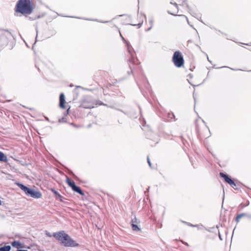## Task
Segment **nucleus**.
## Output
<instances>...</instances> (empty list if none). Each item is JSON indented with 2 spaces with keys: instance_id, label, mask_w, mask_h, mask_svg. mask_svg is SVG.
<instances>
[{
  "instance_id": "bb28decb",
  "label": "nucleus",
  "mask_w": 251,
  "mask_h": 251,
  "mask_svg": "<svg viewBox=\"0 0 251 251\" xmlns=\"http://www.w3.org/2000/svg\"><path fill=\"white\" fill-rule=\"evenodd\" d=\"M2 204V202L1 201V200H0V205H1Z\"/></svg>"
},
{
  "instance_id": "7ed1b4c3",
  "label": "nucleus",
  "mask_w": 251,
  "mask_h": 251,
  "mask_svg": "<svg viewBox=\"0 0 251 251\" xmlns=\"http://www.w3.org/2000/svg\"><path fill=\"white\" fill-rule=\"evenodd\" d=\"M173 61L177 67H180L183 65L184 60L180 52H175L173 57Z\"/></svg>"
},
{
  "instance_id": "c85d7f7f",
  "label": "nucleus",
  "mask_w": 251,
  "mask_h": 251,
  "mask_svg": "<svg viewBox=\"0 0 251 251\" xmlns=\"http://www.w3.org/2000/svg\"><path fill=\"white\" fill-rule=\"evenodd\" d=\"M171 14L172 15H174V13H171Z\"/></svg>"
},
{
  "instance_id": "2eb2a0df",
  "label": "nucleus",
  "mask_w": 251,
  "mask_h": 251,
  "mask_svg": "<svg viewBox=\"0 0 251 251\" xmlns=\"http://www.w3.org/2000/svg\"><path fill=\"white\" fill-rule=\"evenodd\" d=\"M11 247L10 246H6L0 248V251H10Z\"/></svg>"
},
{
  "instance_id": "aec40b11",
  "label": "nucleus",
  "mask_w": 251,
  "mask_h": 251,
  "mask_svg": "<svg viewBox=\"0 0 251 251\" xmlns=\"http://www.w3.org/2000/svg\"><path fill=\"white\" fill-rule=\"evenodd\" d=\"M178 16H181V17H183L184 19H185L186 20L187 22L189 23L188 20L186 16H185L183 15H179Z\"/></svg>"
},
{
  "instance_id": "6ab92c4d",
  "label": "nucleus",
  "mask_w": 251,
  "mask_h": 251,
  "mask_svg": "<svg viewBox=\"0 0 251 251\" xmlns=\"http://www.w3.org/2000/svg\"><path fill=\"white\" fill-rule=\"evenodd\" d=\"M229 184L233 188H235V187L236 186V184L234 183V182L233 181V183H229Z\"/></svg>"
},
{
  "instance_id": "0eeeda50",
  "label": "nucleus",
  "mask_w": 251,
  "mask_h": 251,
  "mask_svg": "<svg viewBox=\"0 0 251 251\" xmlns=\"http://www.w3.org/2000/svg\"><path fill=\"white\" fill-rule=\"evenodd\" d=\"M11 245L13 247L19 248H23L24 247L23 245L19 241H14L11 243Z\"/></svg>"
},
{
  "instance_id": "ddd939ff",
  "label": "nucleus",
  "mask_w": 251,
  "mask_h": 251,
  "mask_svg": "<svg viewBox=\"0 0 251 251\" xmlns=\"http://www.w3.org/2000/svg\"><path fill=\"white\" fill-rule=\"evenodd\" d=\"M72 189L75 192H77V193L80 194L81 195H84V193L81 191V190L80 187H78V186L75 185V187H74V188Z\"/></svg>"
},
{
  "instance_id": "4468645a",
  "label": "nucleus",
  "mask_w": 251,
  "mask_h": 251,
  "mask_svg": "<svg viewBox=\"0 0 251 251\" xmlns=\"http://www.w3.org/2000/svg\"><path fill=\"white\" fill-rule=\"evenodd\" d=\"M67 182L68 184L69 185V186H70L72 188V189H73L74 187L75 186V183L73 181L70 180L69 178H67Z\"/></svg>"
},
{
  "instance_id": "393cba45",
  "label": "nucleus",
  "mask_w": 251,
  "mask_h": 251,
  "mask_svg": "<svg viewBox=\"0 0 251 251\" xmlns=\"http://www.w3.org/2000/svg\"><path fill=\"white\" fill-rule=\"evenodd\" d=\"M183 243L184 244H185V245L187 246H189V245H188V244L187 243H186V242H183Z\"/></svg>"
},
{
  "instance_id": "6e6552de",
  "label": "nucleus",
  "mask_w": 251,
  "mask_h": 251,
  "mask_svg": "<svg viewBox=\"0 0 251 251\" xmlns=\"http://www.w3.org/2000/svg\"><path fill=\"white\" fill-rule=\"evenodd\" d=\"M17 185L27 195V194L28 192V191H29L30 188L27 187L26 186L20 183H17Z\"/></svg>"
},
{
  "instance_id": "f03ea898",
  "label": "nucleus",
  "mask_w": 251,
  "mask_h": 251,
  "mask_svg": "<svg viewBox=\"0 0 251 251\" xmlns=\"http://www.w3.org/2000/svg\"><path fill=\"white\" fill-rule=\"evenodd\" d=\"M16 11L22 14H30L32 11V4L30 0H19L16 5Z\"/></svg>"
},
{
  "instance_id": "cd10ccee",
  "label": "nucleus",
  "mask_w": 251,
  "mask_h": 251,
  "mask_svg": "<svg viewBox=\"0 0 251 251\" xmlns=\"http://www.w3.org/2000/svg\"><path fill=\"white\" fill-rule=\"evenodd\" d=\"M49 236H51V235L50 234H47Z\"/></svg>"
},
{
  "instance_id": "a878e982",
  "label": "nucleus",
  "mask_w": 251,
  "mask_h": 251,
  "mask_svg": "<svg viewBox=\"0 0 251 251\" xmlns=\"http://www.w3.org/2000/svg\"><path fill=\"white\" fill-rule=\"evenodd\" d=\"M17 251H28L27 250H18Z\"/></svg>"
},
{
  "instance_id": "412c9836",
  "label": "nucleus",
  "mask_w": 251,
  "mask_h": 251,
  "mask_svg": "<svg viewBox=\"0 0 251 251\" xmlns=\"http://www.w3.org/2000/svg\"><path fill=\"white\" fill-rule=\"evenodd\" d=\"M147 160H148V164H149V166H150V167H151V161H150V159H149V157H147Z\"/></svg>"
},
{
  "instance_id": "423d86ee",
  "label": "nucleus",
  "mask_w": 251,
  "mask_h": 251,
  "mask_svg": "<svg viewBox=\"0 0 251 251\" xmlns=\"http://www.w3.org/2000/svg\"><path fill=\"white\" fill-rule=\"evenodd\" d=\"M220 176L223 177L225 179V180L229 183H233V180L231 179L226 175L224 174L223 173H220Z\"/></svg>"
},
{
  "instance_id": "4be33fe9",
  "label": "nucleus",
  "mask_w": 251,
  "mask_h": 251,
  "mask_svg": "<svg viewBox=\"0 0 251 251\" xmlns=\"http://www.w3.org/2000/svg\"><path fill=\"white\" fill-rule=\"evenodd\" d=\"M84 107L87 108H93L94 106H84Z\"/></svg>"
},
{
  "instance_id": "5701e85b",
  "label": "nucleus",
  "mask_w": 251,
  "mask_h": 251,
  "mask_svg": "<svg viewBox=\"0 0 251 251\" xmlns=\"http://www.w3.org/2000/svg\"><path fill=\"white\" fill-rule=\"evenodd\" d=\"M174 6L176 8V10H177V5L176 3H174Z\"/></svg>"
},
{
  "instance_id": "b1692460",
  "label": "nucleus",
  "mask_w": 251,
  "mask_h": 251,
  "mask_svg": "<svg viewBox=\"0 0 251 251\" xmlns=\"http://www.w3.org/2000/svg\"><path fill=\"white\" fill-rule=\"evenodd\" d=\"M53 192H54L55 195H58V193L56 191H54V190H53Z\"/></svg>"
},
{
  "instance_id": "f8f14e48",
  "label": "nucleus",
  "mask_w": 251,
  "mask_h": 251,
  "mask_svg": "<svg viewBox=\"0 0 251 251\" xmlns=\"http://www.w3.org/2000/svg\"><path fill=\"white\" fill-rule=\"evenodd\" d=\"M120 36H121V37L122 38L123 40H124L126 43V45H127V49H128V52L130 53V54H131V55L132 56L133 55V53L132 52V50H131V46L129 44V43L127 42L125 39H124V38L122 36V35H121V34L120 33Z\"/></svg>"
},
{
  "instance_id": "1a4fd4ad",
  "label": "nucleus",
  "mask_w": 251,
  "mask_h": 251,
  "mask_svg": "<svg viewBox=\"0 0 251 251\" xmlns=\"http://www.w3.org/2000/svg\"><path fill=\"white\" fill-rule=\"evenodd\" d=\"M17 185L27 195V194L28 192V191H29L30 188L27 187L26 186L20 183H17Z\"/></svg>"
},
{
  "instance_id": "dca6fc26",
  "label": "nucleus",
  "mask_w": 251,
  "mask_h": 251,
  "mask_svg": "<svg viewBox=\"0 0 251 251\" xmlns=\"http://www.w3.org/2000/svg\"><path fill=\"white\" fill-rule=\"evenodd\" d=\"M132 229L134 231H139L140 228L138 227V226L134 224H132Z\"/></svg>"
},
{
  "instance_id": "20e7f679",
  "label": "nucleus",
  "mask_w": 251,
  "mask_h": 251,
  "mask_svg": "<svg viewBox=\"0 0 251 251\" xmlns=\"http://www.w3.org/2000/svg\"><path fill=\"white\" fill-rule=\"evenodd\" d=\"M28 193L27 195L29 196L34 198H40L42 197V194L39 191H35L34 190L30 189L29 191H28Z\"/></svg>"
},
{
  "instance_id": "a211bd4d",
  "label": "nucleus",
  "mask_w": 251,
  "mask_h": 251,
  "mask_svg": "<svg viewBox=\"0 0 251 251\" xmlns=\"http://www.w3.org/2000/svg\"><path fill=\"white\" fill-rule=\"evenodd\" d=\"M150 22V25H151V26H150V28H149L147 29V31L150 30L151 29V28L152 27V25H153V19H151V20H150V22Z\"/></svg>"
},
{
  "instance_id": "39448f33",
  "label": "nucleus",
  "mask_w": 251,
  "mask_h": 251,
  "mask_svg": "<svg viewBox=\"0 0 251 251\" xmlns=\"http://www.w3.org/2000/svg\"><path fill=\"white\" fill-rule=\"evenodd\" d=\"M59 105L60 107L63 109H65V95L63 93H62L60 95L59 98Z\"/></svg>"
},
{
  "instance_id": "f3484780",
  "label": "nucleus",
  "mask_w": 251,
  "mask_h": 251,
  "mask_svg": "<svg viewBox=\"0 0 251 251\" xmlns=\"http://www.w3.org/2000/svg\"><path fill=\"white\" fill-rule=\"evenodd\" d=\"M245 215V214H244V213H242V214H241L239 215H238L236 218V221L237 222H238L240 220V219L242 217H243Z\"/></svg>"
},
{
  "instance_id": "9d476101",
  "label": "nucleus",
  "mask_w": 251,
  "mask_h": 251,
  "mask_svg": "<svg viewBox=\"0 0 251 251\" xmlns=\"http://www.w3.org/2000/svg\"><path fill=\"white\" fill-rule=\"evenodd\" d=\"M17 185L27 195V194L28 192V191H29L30 188L27 187L26 186L20 183H17Z\"/></svg>"
},
{
  "instance_id": "9b49d317",
  "label": "nucleus",
  "mask_w": 251,
  "mask_h": 251,
  "mask_svg": "<svg viewBox=\"0 0 251 251\" xmlns=\"http://www.w3.org/2000/svg\"><path fill=\"white\" fill-rule=\"evenodd\" d=\"M8 161L6 155L2 152L0 151V161L7 162Z\"/></svg>"
},
{
  "instance_id": "f257e3e1",
  "label": "nucleus",
  "mask_w": 251,
  "mask_h": 251,
  "mask_svg": "<svg viewBox=\"0 0 251 251\" xmlns=\"http://www.w3.org/2000/svg\"><path fill=\"white\" fill-rule=\"evenodd\" d=\"M53 236L65 247H76L79 246V244L63 230L53 233Z\"/></svg>"
}]
</instances>
